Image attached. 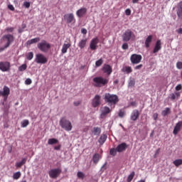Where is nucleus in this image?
I'll return each mask as SVG.
<instances>
[{
  "label": "nucleus",
  "instance_id": "obj_39",
  "mask_svg": "<svg viewBox=\"0 0 182 182\" xmlns=\"http://www.w3.org/2000/svg\"><path fill=\"white\" fill-rule=\"evenodd\" d=\"M28 126H29V120L24 119L21 122V127H27Z\"/></svg>",
  "mask_w": 182,
  "mask_h": 182
},
{
  "label": "nucleus",
  "instance_id": "obj_35",
  "mask_svg": "<svg viewBox=\"0 0 182 182\" xmlns=\"http://www.w3.org/2000/svg\"><path fill=\"white\" fill-rule=\"evenodd\" d=\"M134 175H135L134 171H132V172L129 175V176L127 177V182H132V180H133V178H134Z\"/></svg>",
  "mask_w": 182,
  "mask_h": 182
},
{
  "label": "nucleus",
  "instance_id": "obj_43",
  "mask_svg": "<svg viewBox=\"0 0 182 182\" xmlns=\"http://www.w3.org/2000/svg\"><path fill=\"white\" fill-rule=\"evenodd\" d=\"M26 58L28 60H32L33 59V53L32 52H30L27 54Z\"/></svg>",
  "mask_w": 182,
  "mask_h": 182
},
{
  "label": "nucleus",
  "instance_id": "obj_22",
  "mask_svg": "<svg viewBox=\"0 0 182 182\" xmlns=\"http://www.w3.org/2000/svg\"><path fill=\"white\" fill-rule=\"evenodd\" d=\"M127 147V144L124 142L122 143L117 146V151H118V153H122V151H124Z\"/></svg>",
  "mask_w": 182,
  "mask_h": 182
},
{
  "label": "nucleus",
  "instance_id": "obj_11",
  "mask_svg": "<svg viewBox=\"0 0 182 182\" xmlns=\"http://www.w3.org/2000/svg\"><path fill=\"white\" fill-rule=\"evenodd\" d=\"M101 114H100V119H105V117L109 114V113H111L112 109L107 106H105L103 107H101Z\"/></svg>",
  "mask_w": 182,
  "mask_h": 182
},
{
  "label": "nucleus",
  "instance_id": "obj_49",
  "mask_svg": "<svg viewBox=\"0 0 182 182\" xmlns=\"http://www.w3.org/2000/svg\"><path fill=\"white\" fill-rule=\"evenodd\" d=\"M23 6H25V8H29L31 6V3L28 2V1H25L23 3Z\"/></svg>",
  "mask_w": 182,
  "mask_h": 182
},
{
  "label": "nucleus",
  "instance_id": "obj_42",
  "mask_svg": "<svg viewBox=\"0 0 182 182\" xmlns=\"http://www.w3.org/2000/svg\"><path fill=\"white\" fill-rule=\"evenodd\" d=\"M26 68H28L26 64H23L18 68V70L19 72H23V70H26Z\"/></svg>",
  "mask_w": 182,
  "mask_h": 182
},
{
  "label": "nucleus",
  "instance_id": "obj_46",
  "mask_svg": "<svg viewBox=\"0 0 182 182\" xmlns=\"http://www.w3.org/2000/svg\"><path fill=\"white\" fill-rule=\"evenodd\" d=\"M176 68L177 69H182V62L178 61L176 63Z\"/></svg>",
  "mask_w": 182,
  "mask_h": 182
},
{
  "label": "nucleus",
  "instance_id": "obj_28",
  "mask_svg": "<svg viewBox=\"0 0 182 182\" xmlns=\"http://www.w3.org/2000/svg\"><path fill=\"white\" fill-rule=\"evenodd\" d=\"M106 140H107V135L102 134L98 140V143H100V144H105Z\"/></svg>",
  "mask_w": 182,
  "mask_h": 182
},
{
  "label": "nucleus",
  "instance_id": "obj_56",
  "mask_svg": "<svg viewBox=\"0 0 182 182\" xmlns=\"http://www.w3.org/2000/svg\"><path fill=\"white\" fill-rule=\"evenodd\" d=\"M158 117H159V114L154 113V114H153V119H154V120H157Z\"/></svg>",
  "mask_w": 182,
  "mask_h": 182
},
{
  "label": "nucleus",
  "instance_id": "obj_7",
  "mask_svg": "<svg viewBox=\"0 0 182 182\" xmlns=\"http://www.w3.org/2000/svg\"><path fill=\"white\" fill-rule=\"evenodd\" d=\"M143 59V57L141 55L139 54H132L130 57V61L132 65H138V63H140L141 62V60Z\"/></svg>",
  "mask_w": 182,
  "mask_h": 182
},
{
  "label": "nucleus",
  "instance_id": "obj_50",
  "mask_svg": "<svg viewBox=\"0 0 182 182\" xmlns=\"http://www.w3.org/2000/svg\"><path fill=\"white\" fill-rule=\"evenodd\" d=\"M176 90L177 91V92H178V90H181V89H182V85H181V84H178L176 87Z\"/></svg>",
  "mask_w": 182,
  "mask_h": 182
},
{
  "label": "nucleus",
  "instance_id": "obj_62",
  "mask_svg": "<svg viewBox=\"0 0 182 182\" xmlns=\"http://www.w3.org/2000/svg\"><path fill=\"white\" fill-rule=\"evenodd\" d=\"M74 105L75 106H79V105H80V102H75Z\"/></svg>",
  "mask_w": 182,
  "mask_h": 182
},
{
  "label": "nucleus",
  "instance_id": "obj_58",
  "mask_svg": "<svg viewBox=\"0 0 182 182\" xmlns=\"http://www.w3.org/2000/svg\"><path fill=\"white\" fill-rule=\"evenodd\" d=\"M177 33H178L179 35H182V28H180L176 30Z\"/></svg>",
  "mask_w": 182,
  "mask_h": 182
},
{
  "label": "nucleus",
  "instance_id": "obj_27",
  "mask_svg": "<svg viewBox=\"0 0 182 182\" xmlns=\"http://www.w3.org/2000/svg\"><path fill=\"white\" fill-rule=\"evenodd\" d=\"M86 43H87V38L82 39L78 43V46L80 49H83L86 47Z\"/></svg>",
  "mask_w": 182,
  "mask_h": 182
},
{
  "label": "nucleus",
  "instance_id": "obj_32",
  "mask_svg": "<svg viewBox=\"0 0 182 182\" xmlns=\"http://www.w3.org/2000/svg\"><path fill=\"white\" fill-rule=\"evenodd\" d=\"M122 72H126V73H132V72H133V69H132V67L130 66H125L123 69H122Z\"/></svg>",
  "mask_w": 182,
  "mask_h": 182
},
{
  "label": "nucleus",
  "instance_id": "obj_6",
  "mask_svg": "<svg viewBox=\"0 0 182 182\" xmlns=\"http://www.w3.org/2000/svg\"><path fill=\"white\" fill-rule=\"evenodd\" d=\"M35 63L45 65V63H48V58H46L43 54L38 53L36 55Z\"/></svg>",
  "mask_w": 182,
  "mask_h": 182
},
{
  "label": "nucleus",
  "instance_id": "obj_36",
  "mask_svg": "<svg viewBox=\"0 0 182 182\" xmlns=\"http://www.w3.org/2000/svg\"><path fill=\"white\" fill-rule=\"evenodd\" d=\"M173 164H174V166H176V167H178L182 164V159H176L173 161Z\"/></svg>",
  "mask_w": 182,
  "mask_h": 182
},
{
  "label": "nucleus",
  "instance_id": "obj_59",
  "mask_svg": "<svg viewBox=\"0 0 182 182\" xmlns=\"http://www.w3.org/2000/svg\"><path fill=\"white\" fill-rule=\"evenodd\" d=\"M60 147H62L60 145L55 146L54 147V150H60Z\"/></svg>",
  "mask_w": 182,
  "mask_h": 182
},
{
  "label": "nucleus",
  "instance_id": "obj_12",
  "mask_svg": "<svg viewBox=\"0 0 182 182\" xmlns=\"http://www.w3.org/2000/svg\"><path fill=\"white\" fill-rule=\"evenodd\" d=\"M132 35H134V34L131 30H127V31H125V33L122 36V39H123L124 42H129V41H130V39H132Z\"/></svg>",
  "mask_w": 182,
  "mask_h": 182
},
{
  "label": "nucleus",
  "instance_id": "obj_38",
  "mask_svg": "<svg viewBox=\"0 0 182 182\" xmlns=\"http://www.w3.org/2000/svg\"><path fill=\"white\" fill-rule=\"evenodd\" d=\"M103 65V59L100 58V60H97L95 62V66L96 68H100V66Z\"/></svg>",
  "mask_w": 182,
  "mask_h": 182
},
{
  "label": "nucleus",
  "instance_id": "obj_31",
  "mask_svg": "<svg viewBox=\"0 0 182 182\" xmlns=\"http://www.w3.org/2000/svg\"><path fill=\"white\" fill-rule=\"evenodd\" d=\"M176 97H177V99L180 97V92H176L175 93L170 94L171 100H176Z\"/></svg>",
  "mask_w": 182,
  "mask_h": 182
},
{
  "label": "nucleus",
  "instance_id": "obj_40",
  "mask_svg": "<svg viewBox=\"0 0 182 182\" xmlns=\"http://www.w3.org/2000/svg\"><path fill=\"white\" fill-rule=\"evenodd\" d=\"M20 178H21V172L20 171H18V172H16L15 173H14L13 178L14 180H18Z\"/></svg>",
  "mask_w": 182,
  "mask_h": 182
},
{
  "label": "nucleus",
  "instance_id": "obj_9",
  "mask_svg": "<svg viewBox=\"0 0 182 182\" xmlns=\"http://www.w3.org/2000/svg\"><path fill=\"white\" fill-rule=\"evenodd\" d=\"M64 21L66 23H76V18H75V15L73 13L64 15Z\"/></svg>",
  "mask_w": 182,
  "mask_h": 182
},
{
  "label": "nucleus",
  "instance_id": "obj_44",
  "mask_svg": "<svg viewBox=\"0 0 182 182\" xmlns=\"http://www.w3.org/2000/svg\"><path fill=\"white\" fill-rule=\"evenodd\" d=\"M77 176L78 178H81V180H83V178H85V173H83V172L78 171Z\"/></svg>",
  "mask_w": 182,
  "mask_h": 182
},
{
  "label": "nucleus",
  "instance_id": "obj_16",
  "mask_svg": "<svg viewBox=\"0 0 182 182\" xmlns=\"http://www.w3.org/2000/svg\"><path fill=\"white\" fill-rule=\"evenodd\" d=\"M86 14H87V9L85 7H82L76 11L77 18H83Z\"/></svg>",
  "mask_w": 182,
  "mask_h": 182
},
{
  "label": "nucleus",
  "instance_id": "obj_57",
  "mask_svg": "<svg viewBox=\"0 0 182 182\" xmlns=\"http://www.w3.org/2000/svg\"><path fill=\"white\" fill-rule=\"evenodd\" d=\"M130 105L131 106H133V107H137V102H132Z\"/></svg>",
  "mask_w": 182,
  "mask_h": 182
},
{
  "label": "nucleus",
  "instance_id": "obj_47",
  "mask_svg": "<svg viewBox=\"0 0 182 182\" xmlns=\"http://www.w3.org/2000/svg\"><path fill=\"white\" fill-rule=\"evenodd\" d=\"M122 48L124 49V50L129 49V44H127V43H124L122 45Z\"/></svg>",
  "mask_w": 182,
  "mask_h": 182
},
{
  "label": "nucleus",
  "instance_id": "obj_37",
  "mask_svg": "<svg viewBox=\"0 0 182 182\" xmlns=\"http://www.w3.org/2000/svg\"><path fill=\"white\" fill-rule=\"evenodd\" d=\"M109 154L111 156H116V154H117V148L114 149V148H112L110 150H109Z\"/></svg>",
  "mask_w": 182,
  "mask_h": 182
},
{
  "label": "nucleus",
  "instance_id": "obj_33",
  "mask_svg": "<svg viewBox=\"0 0 182 182\" xmlns=\"http://www.w3.org/2000/svg\"><path fill=\"white\" fill-rule=\"evenodd\" d=\"M57 143H59V141L55 138L49 139L48 141V144H57Z\"/></svg>",
  "mask_w": 182,
  "mask_h": 182
},
{
  "label": "nucleus",
  "instance_id": "obj_21",
  "mask_svg": "<svg viewBox=\"0 0 182 182\" xmlns=\"http://www.w3.org/2000/svg\"><path fill=\"white\" fill-rule=\"evenodd\" d=\"M153 42V35H149L147 36V38L145 40V48L146 49H149L150 48V45H151V43Z\"/></svg>",
  "mask_w": 182,
  "mask_h": 182
},
{
  "label": "nucleus",
  "instance_id": "obj_30",
  "mask_svg": "<svg viewBox=\"0 0 182 182\" xmlns=\"http://www.w3.org/2000/svg\"><path fill=\"white\" fill-rule=\"evenodd\" d=\"M26 158H23L21 161L16 163V167H17V168H21V167L26 163Z\"/></svg>",
  "mask_w": 182,
  "mask_h": 182
},
{
  "label": "nucleus",
  "instance_id": "obj_4",
  "mask_svg": "<svg viewBox=\"0 0 182 182\" xmlns=\"http://www.w3.org/2000/svg\"><path fill=\"white\" fill-rule=\"evenodd\" d=\"M14 41H15V37L12 34H6L4 35L1 38V42H4L5 48H9L11 45L13 43Z\"/></svg>",
  "mask_w": 182,
  "mask_h": 182
},
{
  "label": "nucleus",
  "instance_id": "obj_55",
  "mask_svg": "<svg viewBox=\"0 0 182 182\" xmlns=\"http://www.w3.org/2000/svg\"><path fill=\"white\" fill-rule=\"evenodd\" d=\"M81 33L83 34V35H86V33H87V30L86 28H82L81 29Z\"/></svg>",
  "mask_w": 182,
  "mask_h": 182
},
{
  "label": "nucleus",
  "instance_id": "obj_2",
  "mask_svg": "<svg viewBox=\"0 0 182 182\" xmlns=\"http://www.w3.org/2000/svg\"><path fill=\"white\" fill-rule=\"evenodd\" d=\"M59 124L62 129H64L65 132H70L72 129H73V126H72V122L69 121V119H66V117H62L60 119Z\"/></svg>",
  "mask_w": 182,
  "mask_h": 182
},
{
  "label": "nucleus",
  "instance_id": "obj_54",
  "mask_svg": "<svg viewBox=\"0 0 182 182\" xmlns=\"http://www.w3.org/2000/svg\"><path fill=\"white\" fill-rule=\"evenodd\" d=\"M8 8L10 9V11H15V7H14V5L12 4H9Z\"/></svg>",
  "mask_w": 182,
  "mask_h": 182
},
{
  "label": "nucleus",
  "instance_id": "obj_25",
  "mask_svg": "<svg viewBox=\"0 0 182 182\" xmlns=\"http://www.w3.org/2000/svg\"><path fill=\"white\" fill-rule=\"evenodd\" d=\"M39 41H41V38H39V37L32 38L31 40H28L26 42V45H28V46H31V45H32L33 43H38V42H39Z\"/></svg>",
  "mask_w": 182,
  "mask_h": 182
},
{
  "label": "nucleus",
  "instance_id": "obj_34",
  "mask_svg": "<svg viewBox=\"0 0 182 182\" xmlns=\"http://www.w3.org/2000/svg\"><path fill=\"white\" fill-rule=\"evenodd\" d=\"M170 113H171L170 108L166 107L164 110L162 111L161 114L162 116L166 117L167 116V114H170Z\"/></svg>",
  "mask_w": 182,
  "mask_h": 182
},
{
  "label": "nucleus",
  "instance_id": "obj_45",
  "mask_svg": "<svg viewBox=\"0 0 182 182\" xmlns=\"http://www.w3.org/2000/svg\"><path fill=\"white\" fill-rule=\"evenodd\" d=\"M125 15H127V16H130V15H132V10H130V9H126Z\"/></svg>",
  "mask_w": 182,
  "mask_h": 182
},
{
  "label": "nucleus",
  "instance_id": "obj_61",
  "mask_svg": "<svg viewBox=\"0 0 182 182\" xmlns=\"http://www.w3.org/2000/svg\"><path fill=\"white\" fill-rule=\"evenodd\" d=\"M159 153H160V149H158L156 151L154 157H156V156H157V154H159Z\"/></svg>",
  "mask_w": 182,
  "mask_h": 182
},
{
  "label": "nucleus",
  "instance_id": "obj_52",
  "mask_svg": "<svg viewBox=\"0 0 182 182\" xmlns=\"http://www.w3.org/2000/svg\"><path fill=\"white\" fill-rule=\"evenodd\" d=\"M119 117H124V111L120 110L119 112Z\"/></svg>",
  "mask_w": 182,
  "mask_h": 182
},
{
  "label": "nucleus",
  "instance_id": "obj_17",
  "mask_svg": "<svg viewBox=\"0 0 182 182\" xmlns=\"http://www.w3.org/2000/svg\"><path fill=\"white\" fill-rule=\"evenodd\" d=\"M176 14L178 16V18L182 19V1L177 4Z\"/></svg>",
  "mask_w": 182,
  "mask_h": 182
},
{
  "label": "nucleus",
  "instance_id": "obj_19",
  "mask_svg": "<svg viewBox=\"0 0 182 182\" xmlns=\"http://www.w3.org/2000/svg\"><path fill=\"white\" fill-rule=\"evenodd\" d=\"M181 127H182V121H179L178 123H176L173 132L175 136L178 134V132L181 130Z\"/></svg>",
  "mask_w": 182,
  "mask_h": 182
},
{
  "label": "nucleus",
  "instance_id": "obj_14",
  "mask_svg": "<svg viewBox=\"0 0 182 182\" xmlns=\"http://www.w3.org/2000/svg\"><path fill=\"white\" fill-rule=\"evenodd\" d=\"M100 99H101L100 95H97L95 96L92 102V107H97L98 106H100V103H101Z\"/></svg>",
  "mask_w": 182,
  "mask_h": 182
},
{
  "label": "nucleus",
  "instance_id": "obj_23",
  "mask_svg": "<svg viewBox=\"0 0 182 182\" xmlns=\"http://www.w3.org/2000/svg\"><path fill=\"white\" fill-rule=\"evenodd\" d=\"M10 92L11 90H9V87L7 86H4L3 88V91H0V95H1V96H3L4 97H8Z\"/></svg>",
  "mask_w": 182,
  "mask_h": 182
},
{
  "label": "nucleus",
  "instance_id": "obj_15",
  "mask_svg": "<svg viewBox=\"0 0 182 182\" xmlns=\"http://www.w3.org/2000/svg\"><path fill=\"white\" fill-rule=\"evenodd\" d=\"M140 117V112H139V109H134L132 112L131 113L130 119L132 122H136L137 119Z\"/></svg>",
  "mask_w": 182,
  "mask_h": 182
},
{
  "label": "nucleus",
  "instance_id": "obj_64",
  "mask_svg": "<svg viewBox=\"0 0 182 182\" xmlns=\"http://www.w3.org/2000/svg\"><path fill=\"white\" fill-rule=\"evenodd\" d=\"M140 0H132V3L137 4Z\"/></svg>",
  "mask_w": 182,
  "mask_h": 182
},
{
  "label": "nucleus",
  "instance_id": "obj_5",
  "mask_svg": "<svg viewBox=\"0 0 182 182\" xmlns=\"http://www.w3.org/2000/svg\"><path fill=\"white\" fill-rule=\"evenodd\" d=\"M37 48L41 52L46 53V52H48V50H49L50 49V44L47 43L46 41L43 40L41 42H40L37 44Z\"/></svg>",
  "mask_w": 182,
  "mask_h": 182
},
{
  "label": "nucleus",
  "instance_id": "obj_63",
  "mask_svg": "<svg viewBox=\"0 0 182 182\" xmlns=\"http://www.w3.org/2000/svg\"><path fill=\"white\" fill-rule=\"evenodd\" d=\"M114 85H118L119 84V80H115L114 81Z\"/></svg>",
  "mask_w": 182,
  "mask_h": 182
},
{
  "label": "nucleus",
  "instance_id": "obj_60",
  "mask_svg": "<svg viewBox=\"0 0 182 182\" xmlns=\"http://www.w3.org/2000/svg\"><path fill=\"white\" fill-rule=\"evenodd\" d=\"M7 48H5V46H4V47H0V53L1 52H4L5 50V49H6Z\"/></svg>",
  "mask_w": 182,
  "mask_h": 182
},
{
  "label": "nucleus",
  "instance_id": "obj_3",
  "mask_svg": "<svg viewBox=\"0 0 182 182\" xmlns=\"http://www.w3.org/2000/svg\"><path fill=\"white\" fill-rule=\"evenodd\" d=\"M93 82L95 87H102V86H106L109 83V79L103 77H95L93 78Z\"/></svg>",
  "mask_w": 182,
  "mask_h": 182
},
{
  "label": "nucleus",
  "instance_id": "obj_41",
  "mask_svg": "<svg viewBox=\"0 0 182 182\" xmlns=\"http://www.w3.org/2000/svg\"><path fill=\"white\" fill-rule=\"evenodd\" d=\"M134 85H136V80L134 78L131 79L129 82L128 86H129V87H134Z\"/></svg>",
  "mask_w": 182,
  "mask_h": 182
},
{
  "label": "nucleus",
  "instance_id": "obj_51",
  "mask_svg": "<svg viewBox=\"0 0 182 182\" xmlns=\"http://www.w3.org/2000/svg\"><path fill=\"white\" fill-rule=\"evenodd\" d=\"M141 68H143V64H140V65H136V66L134 68V69H135L136 70H139L141 69Z\"/></svg>",
  "mask_w": 182,
  "mask_h": 182
},
{
  "label": "nucleus",
  "instance_id": "obj_8",
  "mask_svg": "<svg viewBox=\"0 0 182 182\" xmlns=\"http://www.w3.org/2000/svg\"><path fill=\"white\" fill-rule=\"evenodd\" d=\"M0 70H1V72H9L11 70V63L8 61H1Z\"/></svg>",
  "mask_w": 182,
  "mask_h": 182
},
{
  "label": "nucleus",
  "instance_id": "obj_20",
  "mask_svg": "<svg viewBox=\"0 0 182 182\" xmlns=\"http://www.w3.org/2000/svg\"><path fill=\"white\" fill-rule=\"evenodd\" d=\"M102 71L104 73H107L108 75H111L113 70H112V67L108 64H105L102 67Z\"/></svg>",
  "mask_w": 182,
  "mask_h": 182
},
{
  "label": "nucleus",
  "instance_id": "obj_1",
  "mask_svg": "<svg viewBox=\"0 0 182 182\" xmlns=\"http://www.w3.org/2000/svg\"><path fill=\"white\" fill-rule=\"evenodd\" d=\"M104 100L106 103H108V105L110 106V107H112L113 106V108H114V106L119 102V97L116 95L105 93Z\"/></svg>",
  "mask_w": 182,
  "mask_h": 182
},
{
  "label": "nucleus",
  "instance_id": "obj_48",
  "mask_svg": "<svg viewBox=\"0 0 182 182\" xmlns=\"http://www.w3.org/2000/svg\"><path fill=\"white\" fill-rule=\"evenodd\" d=\"M25 83H26V85H31L32 83V80H31V78H27L25 80Z\"/></svg>",
  "mask_w": 182,
  "mask_h": 182
},
{
  "label": "nucleus",
  "instance_id": "obj_24",
  "mask_svg": "<svg viewBox=\"0 0 182 182\" xmlns=\"http://www.w3.org/2000/svg\"><path fill=\"white\" fill-rule=\"evenodd\" d=\"M161 50V40H157L155 47L154 48L153 50V53H157L159 50Z\"/></svg>",
  "mask_w": 182,
  "mask_h": 182
},
{
  "label": "nucleus",
  "instance_id": "obj_26",
  "mask_svg": "<svg viewBox=\"0 0 182 182\" xmlns=\"http://www.w3.org/2000/svg\"><path fill=\"white\" fill-rule=\"evenodd\" d=\"M70 46H72V45L70 43H64L63 45V48L61 49V53L63 54H65L68 52V50L69 49V48H70Z\"/></svg>",
  "mask_w": 182,
  "mask_h": 182
},
{
  "label": "nucleus",
  "instance_id": "obj_18",
  "mask_svg": "<svg viewBox=\"0 0 182 182\" xmlns=\"http://www.w3.org/2000/svg\"><path fill=\"white\" fill-rule=\"evenodd\" d=\"M102 133V129L99 127H95L91 129V134L93 136H100Z\"/></svg>",
  "mask_w": 182,
  "mask_h": 182
},
{
  "label": "nucleus",
  "instance_id": "obj_13",
  "mask_svg": "<svg viewBox=\"0 0 182 182\" xmlns=\"http://www.w3.org/2000/svg\"><path fill=\"white\" fill-rule=\"evenodd\" d=\"M97 43H99V38H94L91 40L90 43V48L91 50H96V49H97Z\"/></svg>",
  "mask_w": 182,
  "mask_h": 182
},
{
  "label": "nucleus",
  "instance_id": "obj_53",
  "mask_svg": "<svg viewBox=\"0 0 182 182\" xmlns=\"http://www.w3.org/2000/svg\"><path fill=\"white\" fill-rule=\"evenodd\" d=\"M14 27H9L6 29L7 32H14Z\"/></svg>",
  "mask_w": 182,
  "mask_h": 182
},
{
  "label": "nucleus",
  "instance_id": "obj_29",
  "mask_svg": "<svg viewBox=\"0 0 182 182\" xmlns=\"http://www.w3.org/2000/svg\"><path fill=\"white\" fill-rule=\"evenodd\" d=\"M99 160H100V154H94L92 157V161L95 164H97L99 163Z\"/></svg>",
  "mask_w": 182,
  "mask_h": 182
},
{
  "label": "nucleus",
  "instance_id": "obj_10",
  "mask_svg": "<svg viewBox=\"0 0 182 182\" xmlns=\"http://www.w3.org/2000/svg\"><path fill=\"white\" fill-rule=\"evenodd\" d=\"M60 173H62L60 168H53L48 171V175L50 178H56L57 177H59Z\"/></svg>",
  "mask_w": 182,
  "mask_h": 182
}]
</instances>
